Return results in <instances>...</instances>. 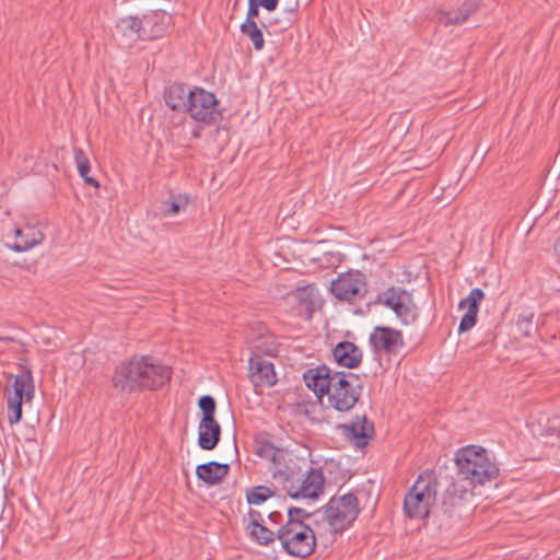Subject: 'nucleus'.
<instances>
[{
  "label": "nucleus",
  "mask_w": 560,
  "mask_h": 560,
  "mask_svg": "<svg viewBox=\"0 0 560 560\" xmlns=\"http://www.w3.org/2000/svg\"><path fill=\"white\" fill-rule=\"evenodd\" d=\"M264 343H265V342L257 343V345H255L254 347H255V349H256L257 351H264V352H266V353H269V354H270V353H271V351H272L273 349H271V348H264Z\"/></svg>",
  "instance_id": "37"
},
{
  "label": "nucleus",
  "mask_w": 560,
  "mask_h": 560,
  "mask_svg": "<svg viewBox=\"0 0 560 560\" xmlns=\"http://www.w3.org/2000/svg\"><path fill=\"white\" fill-rule=\"evenodd\" d=\"M278 2L279 0H262L260 5L268 11H273L276 10Z\"/></svg>",
  "instance_id": "35"
},
{
  "label": "nucleus",
  "mask_w": 560,
  "mask_h": 560,
  "mask_svg": "<svg viewBox=\"0 0 560 560\" xmlns=\"http://www.w3.org/2000/svg\"><path fill=\"white\" fill-rule=\"evenodd\" d=\"M378 300L393 310L404 325H410L417 320V306L411 294L406 290L396 287L388 288L380 295Z\"/></svg>",
  "instance_id": "9"
},
{
  "label": "nucleus",
  "mask_w": 560,
  "mask_h": 560,
  "mask_svg": "<svg viewBox=\"0 0 560 560\" xmlns=\"http://www.w3.org/2000/svg\"><path fill=\"white\" fill-rule=\"evenodd\" d=\"M229 465L217 462H209L196 467L197 477L207 485L219 483L228 474Z\"/></svg>",
  "instance_id": "23"
},
{
  "label": "nucleus",
  "mask_w": 560,
  "mask_h": 560,
  "mask_svg": "<svg viewBox=\"0 0 560 560\" xmlns=\"http://www.w3.org/2000/svg\"><path fill=\"white\" fill-rule=\"evenodd\" d=\"M113 36L121 47H130L133 43L142 40L138 16L120 19L115 25Z\"/></svg>",
  "instance_id": "17"
},
{
  "label": "nucleus",
  "mask_w": 560,
  "mask_h": 560,
  "mask_svg": "<svg viewBox=\"0 0 560 560\" xmlns=\"http://www.w3.org/2000/svg\"><path fill=\"white\" fill-rule=\"evenodd\" d=\"M256 454L269 463L268 470L272 475L275 467H281L287 462L288 454L282 450L273 446L269 442L259 443L256 450Z\"/></svg>",
  "instance_id": "25"
},
{
  "label": "nucleus",
  "mask_w": 560,
  "mask_h": 560,
  "mask_svg": "<svg viewBox=\"0 0 560 560\" xmlns=\"http://www.w3.org/2000/svg\"><path fill=\"white\" fill-rule=\"evenodd\" d=\"M15 242L12 245V249L15 252H25L37 244H40L44 240V234L34 229V228H25V229H15L14 230Z\"/></svg>",
  "instance_id": "24"
},
{
  "label": "nucleus",
  "mask_w": 560,
  "mask_h": 560,
  "mask_svg": "<svg viewBox=\"0 0 560 560\" xmlns=\"http://www.w3.org/2000/svg\"><path fill=\"white\" fill-rule=\"evenodd\" d=\"M332 354L339 365L348 369L357 368L362 360L361 350L350 341L339 342L335 347Z\"/></svg>",
  "instance_id": "21"
},
{
  "label": "nucleus",
  "mask_w": 560,
  "mask_h": 560,
  "mask_svg": "<svg viewBox=\"0 0 560 560\" xmlns=\"http://www.w3.org/2000/svg\"><path fill=\"white\" fill-rule=\"evenodd\" d=\"M289 24H290L289 22H288V23H285V24H283V25H282V28H287V26H288Z\"/></svg>",
  "instance_id": "40"
},
{
  "label": "nucleus",
  "mask_w": 560,
  "mask_h": 560,
  "mask_svg": "<svg viewBox=\"0 0 560 560\" xmlns=\"http://www.w3.org/2000/svg\"><path fill=\"white\" fill-rule=\"evenodd\" d=\"M264 522V517L261 512L249 509L246 516H244V523L246 524V529L254 527L255 525L261 524Z\"/></svg>",
  "instance_id": "33"
},
{
  "label": "nucleus",
  "mask_w": 560,
  "mask_h": 560,
  "mask_svg": "<svg viewBox=\"0 0 560 560\" xmlns=\"http://www.w3.org/2000/svg\"><path fill=\"white\" fill-rule=\"evenodd\" d=\"M35 393L33 377L30 372L16 375L12 383V393L8 397V420L15 424L22 417V404L33 399Z\"/></svg>",
  "instance_id": "10"
},
{
  "label": "nucleus",
  "mask_w": 560,
  "mask_h": 560,
  "mask_svg": "<svg viewBox=\"0 0 560 560\" xmlns=\"http://www.w3.org/2000/svg\"><path fill=\"white\" fill-rule=\"evenodd\" d=\"M308 514L303 509L290 508L287 511V523L277 532L282 548L293 557L306 558L316 546L314 530L303 522Z\"/></svg>",
  "instance_id": "4"
},
{
  "label": "nucleus",
  "mask_w": 560,
  "mask_h": 560,
  "mask_svg": "<svg viewBox=\"0 0 560 560\" xmlns=\"http://www.w3.org/2000/svg\"><path fill=\"white\" fill-rule=\"evenodd\" d=\"M259 7L260 5H255L253 3H252V5H248V10H247V14H246V20L245 21L256 22L255 18L258 16V14H259Z\"/></svg>",
  "instance_id": "34"
},
{
  "label": "nucleus",
  "mask_w": 560,
  "mask_h": 560,
  "mask_svg": "<svg viewBox=\"0 0 560 560\" xmlns=\"http://www.w3.org/2000/svg\"><path fill=\"white\" fill-rule=\"evenodd\" d=\"M261 1L262 0H248V5H252V3L255 4V5H260Z\"/></svg>",
  "instance_id": "38"
},
{
  "label": "nucleus",
  "mask_w": 560,
  "mask_h": 560,
  "mask_svg": "<svg viewBox=\"0 0 560 560\" xmlns=\"http://www.w3.org/2000/svg\"><path fill=\"white\" fill-rule=\"evenodd\" d=\"M342 435L354 446L364 447L372 440L374 425L365 416H358L354 420L338 427Z\"/></svg>",
  "instance_id": "14"
},
{
  "label": "nucleus",
  "mask_w": 560,
  "mask_h": 560,
  "mask_svg": "<svg viewBox=\"0 0 560 560\" xmlns=\"http://www.w3.org/2000/svg\"><path fill=\"white\" fill-rule=\"evenodd\" d=\"M252 382L257 385L272 386L276 384L273 364L265 359L253 357L249 360Z\"/></svg>",
  "instance_id": "18"
},
{
  "label": "nucleus",
  "mask_w": 560,
  "mask_h": 560,
  "mask_svg": "<svg viewBox=\"0 0 560 560\" xmlns=\"http://www.w3.org/2000/svg\"><path fill=\"white\" fill-rule=\"evenodd\" d=\"M272 494L273 492L268 487L257 486L247 492L246 498L249 504L258 505L271 498Z\"/></svg>",
  "instance_id": "31"
},
{
  "label": "nucleus",
  "mask_w": 560,
  "mask_h": 560,
  "mask_svg": "<svg viewBox=\"0 0 560 560\" xmlns=\"http://www.w3.org/2000/svg\"><path fill=\"white\" fill-rule=\"evenodd\" d=\"M458 476L470 485H485L497 479L499 467L491 455L481 446L468 445L456 453Z\"/></svg>",
  "instance_id": "5"
},
{
  "label": "nucleus",
  "mask_w": 560,
  "mask_h": 560,
  "mask_svg": "<svg viewBox=\"0 0 560 560\" xmlns=\"http://www.w3.org/2000/svg\"><path fill=\"white\" fill-rule=\"evenodd\" d=\"M483 299V291L479 288H475L469 292L467 298L460 300L458 307L460 310H466V313L458 326L459 334L468 331L476 325L479 305Z\"/></svg>",
  "instance_id": "16"
},
{
  "label": "nucleus",
  "mask_w": 560,
  "mask_h": 560,
  "mask_svg": "<svg viewBox=\"0 0 560 560\" xmlns=\"http://www.w3.org/2000/svg\"><path fill=\"white\" fill-rule=\"evenodd\" d=\"M304 380L318 397L326 395L328 406L339 412L350 411L359 401L363 389L359 375L332 371L326 365L310 369L304 373Z\"/></svg>",
  "instance_id": "1"
},
{
  "label": "nucleus",
  "mask_w": 560,
  "mask_h": 560,
  "mask_svg": "<svg viewBox=\"0 0 560 560\" xmlns=\"http://www.w3.org/2000/svg\"><path fill=\"white\" fill-rule=\"evenodd\" d=\"M249 537L259 545H268L275 540V534L272 530L264 526L262 524L255 525L252 528L246 529Z\"/></svg>",
  "instance_id": "29"
},
{
  "label": "nucleus",
  "mask_w": 560,
  "mask_h": 560,
  "mask_svg": "<svg viewBox=\"0 0 560 560\" xmlns=\"http://www.w3.org/2000/svg\"><path fill=\"white\" fill-rule=\"evenodd\" d=\"M13 339L11 337H0V342H8L12 341Z\"/></svg>",
  "instance_id": "39"
},
{
  "label": "nucleus",
  "mask_w": 560,
  "mask_h": 560,
  "mask_svg": "<svg viewBox=\"0 0 560 560\" xmlns=\"http://www.w3.org/2000/svg\"><path fill=\"white\" fill-rule=\"evenodd\" d=\"M268 517L272 523H278L282 518V514L277 511H273L269 512Z\"/></svg>",
  "instance_id": "36"
},
{
  "label": "nucleus",
  "mask_w": 560,
  "mask_h": 560,
  "mask_svg": "<svg viewBox=\"0 0 560 560\" xmlns=\"http://www.w3.org/2000/svg\"><path fill=\"white\" fill-rule=\"evenodd\" d=\"M188 205V199L180 195L170 198L163 202V213L167 215H174L179 213L180 210L185 209Z\"/></svg>",
  "instance_id": "30"
},
{
  "label": "nucleus",
  "mask_w": 560,
  "mask_h": 560,
  "mask_svg": "<svg viewBox=\"0 0 560 560\" xmlns=\"http://www.w3.org/2000/svg\"><path fill=\"white\" fill-rule=\"evenodd\" d=\"M360 513L358 498L352 493L330 498L323 511V521L331 534L348 529Z\"/></svg>",
  "instance_id": "7"
},
{
  "label": "nucleus",
  "mask_w": 560,
  "mask_h": 560,
  "mask_svg": "<svg viewBox=\"0 0 560 560\" xmlns=\"http://www.w3.org/2000/svg\"><path fill=\"white\" fill-rule=\"evenodd\" d=\"M142 40H151L163 36L172 21L164 11H152L138 18Z\"/></svg>",
  "instance_id": "15"
},
{
  "label": "nucleus",
  "mask_w": 560,
  "mask_h": 560,
  "mask_svg": "<svg viewBox=\"0 0 560 560\" xmlns=\"http://www.w3.org/2000/svg\"><path fill=\"white\" fill-rule=\"evenodd\" d=\"M271 477L292 499L314 500L324 490L325 478L322 471L311 468L305 474L292 459L287 460L281 467H275Z\"/></svg>",
  "instance_id": "3"
},
{
  "label": "nucleus",
  "mask_w": 560,
  "mask_h": 560,
  "mask_svg": "<svg viewBox=\"0 0 560 560\" xmlns=\"http://www.w3.org/2000/svg\"><path fill=\"white\" fill-rule=\"evenodd\" d=\"M74 161H75V164L78 167V172H79L80 176L84 179L85 184L92 185L97 188L100 186L98 182L96 179H94L93 177L89 176V173L91 171V165H90L89 158L86 156L85 152L82 149H80V148L74 149Z\"/></svg>",
  "instance_id": "27"
},
{
  "label": "nucleus",
  "mask_w": 560,
  "mask_h": 560,
  "mask_svg": "<svg viewBox=\"0 0 560 560\" xmlns=\"http://www.w3.org/2000/svg\"><path fill=\"white\" fill-rule=\"evenodd\" d=\"M194 90L183 83H174L164 92L166 105L176 112L186 113Z\"/></svg>",
  "instance_id": "19"
},
{
  "label": "nucleus",
  "mask_w": 560,
  "mask_h": 560,
  "mask_svg": "<svg viewBox=\"0 0 560 560\" xmlns=\"http://www.w3.org/2000/svg\"><path fill=\"white\" fill-rule=\"evenodd\" d=\"M438 493V480L430 471L419 475L404 499V512L409 518L429 515Z\"/></svg>",
  "instance_id": "6"
},
{
  "label": "nucleus",
  "mask_w": 560,
  "mask_h": 560,
  "mask_svg": "<svg viewBox=\"0 0 560 560\" xmlns=\"http://www.w3.org/2000/svg\"><path fill=\"white\" fill-rule=\"evenodd\" d=\"M241 32L249 37L256 50H261L264 48V36L256 22L244 21L241 25Z\"/></svg>",
  "instance_id": "28"
},
{
  "label": "nucleus",
  "mask_w": 560,
  "mask_h": 560,
  "mask_svg": "<svg viewBox=\"0 0 560 560\" xmlns=\"http://www.w3.org/2000/svg\"><path fill=\"white\" fill-rule=\"evenodd\" d=\"M329 290L339 301L349 303L360 301L368 292L365 276L359 270L342 272L331 280Z\"/></svg>",
  "instance_id": "8"
},
{
  "label": "nucleus",
  "mask_w": 560,
  "mask_h": 560,
  "mask_svg": "<svg viewBox=\"0 0 560 560\" xmlns=\"http://www.w3.org/2000/svg\"><path fill=\"white\" fill-rule=\"evenodd\" d=\"M317 295L318 292L314 285H306L288 293L284 301L294 316L310 319L315 308Z\"/></svg>",
  "instance_id": "13"
},
{
  "label": "nucleus",
  "mask_w": 560,
  "mask_h": 560,
  "mask_svg": "<svg viewBox=\"0 0 560 560\" xmlns=\"http://www.w3.org/2000/svg\"><path fill=\"white\" fill-rule=\"evenodd\" d=\"M470 494L471 493L458 482H453L443 495L444 510L447 512L453 508L460 505V503Z\"/></svg>",
  "instance_id": "26"
},
{
  "label": "nucleus",
  "mask_w": 560,
  "mask_h": 560,
  "mask_svg": "<svg viewBox=\"0 0 560 560\" xmlns=\"http://www.w3.org/2000/svg\"><path fill=\"white\" fill-rule=\"evenodd\" d=\"M171 377L170 369L151 357H141L119 364L113 375L114 387L122 393L154 390Z\"/></svg>",
  "instance_id": "2"
},
{
  "label": "nucleus",
  "mask_w": 560,
  "mask_h": 560,
  "mask_svg": "<svg viewBox=\"0 0 560 560\" xmlns=\"http://www.w3.org/2000/svg\"><path fill=\"white\" fill-rule=\"evenodd\" d=\"M221 435V427L215 419H201L198 427V445L205 451L213 450Z\"/></svg>",
  "instance_id": "20"
},
{
  "label": "nucleus",
  "mask_w": 560,
  "mask_h": 560,
  "mask_svg": "<svg viewBox=\"0 0 560 560\" xmlns=\"http://www.w3.org/2000/svg\"><path fill=\"white\" fill-rule=\"evenodd\" d=\"M370 346L376 354L396 355L404 346L402 334L392 327L376 326L369 338Z\"/></svg>",
  "instance_id": "12"
},
{
  "label": "nucleus",
  "mask_w": 560,
  "mask_h": 560,
  "mask_svg": "<svg viewBox=\"0 0 560 560\" xmlns=\"http://www.w3.org/2000/svg\"><path fill=\"white\" fill-rule=\"evenodd\" d=\"M198 406L202 411V418L201 419H214V412H215V400L213 397L206 395L200 397L198 401Z\"/></svg>",
  "instance_id": "32"
},
{
  "label": "nucleus",
  "mask_w": 560,
  "mask_h": 560,
  "mask_svg": "<svg viewBox=\"0 0 560 560\" xmlns=\"http://www.w3.org/2000/svg\"><path fill=\"white\" fill-rule=\"evenodd\" d=\"M186 113L197 121L212 125L219 116L218 100L213 93L196 88L192 94H190Z\"/></svg>",
  "instance_id": "11"
},
{
  "label": "nucleus",
  "mask_w": 560,
  "mask_h": 560,
  "mask_svg": "<svg viewBox=\"0 0 560 560\" xmlns=\"http://www.w3.org/2000/svg\"><path fill=\"white\" fill-rule=\"evenodd\" d=\"M481 5V0H467L456 10L442 12L439 21L444 25H460L465 23L468 18L474 14Z\"/></svg>",
  "instance_id": "22"
}]
</instances>
